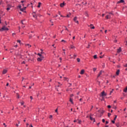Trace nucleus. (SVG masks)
<instances>
[{"label": "nucleus", "instance_id": "f257e3e1", "mask_svg": "<svg viewBox=\"0 0 127 127\" xmlns=\"http://www.w3.org/2000/svg\"><path fill=\"white\" fill-rule=\"evenodd\" d=\"M107 96V93L105 92V91H103L100 94V97H106Z\"/></svg>", "mask_w": 127, "mask_h": 127}, {"label": "nucleus", "instance_id": "f03ea898", "mask_svg": "<svg viewBox=\"0 0 127 127\" xmlns=\"http://www.w3.org/2000/svg\"><path fill=\"white\" fill-rule=\"evenodd\" d=\"M3 30H8V28L5 26H3L2 28L0 29V31H3Z\"/></svg>", "mask_w": 127, "mask_h": 127}, {"label": "nucleus", "instance_id": "7ed1b4c3", "mask_svg": "<svg viewBox=\"0 0 127 127\" xmlns=\"http://www.w3.org/2000/svg\"><path fill=\"white\" fill-rule=\"evenodd\" d=\"M98 113H100V117H102V116H103V114H104V113H105V111H104V110L100 109L98 111Z\"/></svg>", "mask_w": 127, "mask_h": 127}, {"label": "nucleus", "instance_id": "20e7f679", "mask_svg": "<svg viewBox=\"0 0 127 127\" xmlns=\"http://www.w3.org/2000/svg\"><path fill=\"white\" fill-rule=\"evenodd\" d=\"M44 59V57L38 58L37 61H38L39 62H41V61H42V60H43Z\"/></svg>", "mask_w": 127, "mask_h": 127}, {"label": "nucleus", "instance_id": "39448f33", "mask_svg": "<svg viewBox=\"0 0 127 127\" xmlns=\"http://www.w3.org/2000/svg\"><path fill=\"white\" fill-rule=\"evenodd\" d=\"M77 18L76 16L74 17V18H73L74 22H75V23H77V24H79V21L77 20Z\"/></svg>", "mask_w": 127, "mask_h": 127}, {"label": "nucleus", "instance_id": "423d86ee", "mask_svg": "<svg viewBox=\"0 0 127 127\" xmlns=\"http://www.w3.org/2000/svg\"><path fill=\"white\" fill-rule=\"evenodd\" d=\"M66 3H65V2H63V3H61L60 4L61 7H64V5H65Z\"/></svg>", "mask_w": 127, "mask_h": 127}, {"label": "nucleus", "instance_id": "0eeeda50", "mask_svg": "<svg viewBox=\"0 0 127 127\" xmlns=\"http://www.w3.org/2000/svg\"><path fill=\"white\" fill-rule=\"evenodd\" d=\"M89 27H90L91 29H95V26L93 24H90V25H88Z\"/></svg>", "mask_w": 127, "mask_h": 127}, {"label": "nucleus", "instance_id": "6e6552de", "mask_svg": "<svg viewBox=\"0 0 127 127\" xmlns=\"http://www.w3.org/2000/svg\"><path fill=\"white\" fill-rule=\"evenodd\" d=\"M90 121H93V123H95L96 122V120H95V118H93L92 116H90Z\"/></svg>", "mask_w": 127, "mask_h": 127}, {"label": "nucleus", "instance_id": "1a4fd4ad", "mask_svg": "<svg viewBox=\"0 0 127 127\" xmlns=\"http://www.w3.org/2000/svg\"><path fill=\"white\" fill-rule=\"evenodd\" d=\"M122 52V48L120 47L118 50H117V53H121Z\"/></svg>", "mask_w": 127, "mask_h": 127}, {"label": "nucleus", "instance_id": "9d476101", "mask_svg": "<svg viewBox=\"0 0 127 127\" xmlns=\"http://www.w3.org/2000/svg\"><path fill=\"white\" fill-rule=\"evenodd\" d=\"M6 73H7V69H3L2 71V74H6Z\"/></svg>", "mask_w": 127, "mask_h": 127}, {"label": "nucleus", "instance_id": "9b49d317", "mask_svg": "<svg viewBox=\"0 0 127 127\" xmlns=\"http://www.w3.org/2000/svg\"><path fill=\"white\" fill-rule=\"evenodd\" d=\"M25 46H26V47H28L29 48H30V47H31V46L29 44H25Z\"/></svg>", "mask_w": 127, "mask_h": 127}, {"label": "nucleus", "instance_id": "f8f14e48", "mask_svg": "<svg viewBox=\"0 0 127 127\" xmlns=\"http://www.w3.org/2000/svg\"><path fill=\"white\" fill-rule=\"evenodd\" d=\"M84 73H85V70H84V69H82V70H81V71H80V74L81 75H83V74H84Z\"/></svg>", "mask_w": 127, "mask_h": 127}, {"label": "nucleus", "instance_id": "ddd939ff", "mask_svg": "<svg viewBox=\"0 0 127 127\" xmlns=\"http://www.w3.org/2000/svg\"><path fill=\"white\" fill-rule=\"evenodd\" d=\"M103 72H104V71H102V70H101L100 71V72L99 73V74L97 76V78H99V77H100V76H101V75H102V73H103Z\"/></svg>", "mask_w": 127, "mask_h": 127}, {"label": "nucleus", "instance_id": "4468645a", "mask_svg": "<svg viewBox=\"0 0 127 127\" xmlns=\"http://www.w3.org/2000/svg\"><path fill=\"white\" fill-rule=\"evenodd\" d=\"M32 36H35V34L30 35L29 37V39H31V38H32Z\"/></svg>", "mask_w": 127, "mask_h": 127}, {"label": "nucleus", "instance_id": "2eb2a0df", "mask_svg": "<svg viewBox=\"0 0 127 127\" xmlns=\"http://www.w3.org/2000/svg\"><path fill=\"white\" fill-rule=\"evenodd\" d=\"M117 115H116L115 117L114 118V120L112 121V123L113 124H115V121H116V120H117Z\"/></svg>", "mask_w": 127, "mask_h": 127}, {"label": "nucleus", "instance_id": "dca6fc26", "mask_svg": "<svg viewBox=\"0 0 127 127\" xmlns=\"http://www.w3.org/2000/svg\"><path fill=\"white\" fill-rule=\"evenodd\" d=\"M123 2H125V0H120V1L117 2V3H121Z\"/></svg>", "mask_w": 127, "mask_h": 127}, {"label": "nucleus", "instance_id": "f3484780", "mask_svg": "<svg viewBox=\"0 0 127 127\" xmlns=\"http://www.w3.org/2000/svg\"><path fill=\"white\" fill-rule=\"evenodd\" d=\"M69 102H70V103L74 105V102H73V99H72V98H70L69 99Z\"/></svg>", "mask_w": 127, "mask_h": 127}, {"label": "nucleus", "instance_id": "a211bd4d", "mask_svg": "<svg viewBox=\"0 0 127 127\" xmlns=\"http://www.w3.org/2000/svg\"><path fill=\"white\" fill-rule=\"evenodd\" d=\"M116 126L117 127H122L120 125V123H117L116 124Z\"/></svg>", "mask_w": 127, "mask_h": 127}, {"label": "nucleus", "instance_id": "6ab92c4d", "mask_svg": "<svg viewBox=\"0 0 127 127\" xmlns=\"http://www.w3.org/2000/svg\"><path fill=\"white\" fill-rule=\"evenodd\" d=\"M120 69H118L117 72H116V75H117L118 76H119V75H120Z\"/></svg>", "mask_w": 127, "mask_h": 127}, {"label": "nucleus", "instance_id": "aec40b11", "mask_svg": "<svg viewBox=\"0 0 127 127\" xmlns=\"http://www.w3.org/2000/svg\"><path fill=\"white\" fill-rule=\"evenodd\" d=\"M26 8V7H25L22 8H21L20 10H21V11H24V10H25Z\"/></svg>", "mask_w": 127, "mask_h": 127}, {"label": "nucleus", "instance_id": "412c9836", "mask_svg": "<svg viewBox=\"0 0 127 127\" xmlns=\"http://www.w3.org/2000/svg\"><path fill=\"white\" fill-rule=\"evenodd\" d=\"M70 48L71 49H75V48H76V47H75V46H74L73 45H70Z\"/></svg>", "mask_w": 127, "mask_h": 127}, {"label": "nucleus", "instance_id": "4be33fe9", "mask_svg": "<svg viewBox=\"0 0 127 127\" xmlns=\"http://www.w3.org/2000/svg\"><path fill=\"white\" fill-rule=\"evenodd\" d=\"M106 19H109V18H111V16L109 15H107L106 16Z\"/></svg>", "mask_w": 127, "mask_h": 127}, {"label": "nucleus", "instance_id": "5701e85b", "mask_svg": "<svg viewBox=\"0 0 127 127\" xmlns=\"http://www.w3.org/2000/svg\"><path fill=\"white\" fill-rule=\"evenodd\" d=\"M124 92H125V93H127V86L126 87V88H125L124 89Z\"/></svg>", "mask_w": 127, "mask_h": 127}, {"label": "nucleus", "instance_id": "b1692460", "mask_svg": "<svg viewBox=\"0 0 127 127\" xmlns=\"http://www.w3.org/2000/svg\"><path fill=\"white\" fill-rule=\"evenodd\" d=\"M41 5V2H39L38 3V6H37V7H38V8L40 7V5Z\"/></svg>", "mask_w": 127, "mask_h": 127}, {"label": "nucleus", "instance_id": "393cba45", "mask_svg": "<svg viewBox=\"0 0 127 127\" xmlns=\"http://www.w3.org/2000/svg\"><path fill=\"white\" fill-rule=\"evenodd\" d=\"M93 58L94 59H97V55H95L94 56H93Z\"/></svg>", "mask_w": 127, "mask_h": 127}, {"label": "nucleus", "instance_id": "a878e982", "mask_svg": "<svg viewBox=\"0 0 127 127\" xmlns=\"http://www.w3.org/2000/svg\"><path fill=\"white\" fill-rule=\"evenodd\" d=\"M16 94L17 95V99H19V94H18V93H16Z\"/></svg>", "mask_w": 127, "mask_h": 127}, {"label": "nucleus", "instance_id": "bb28decb", "mask_svg": "<svg viewBox=\"0 0 127 127\" xmlns=\"http://www.w3.org/2000/svg\"><path fill=\"white\" fill-rule=\"evenodd\" d=\"M70 16H71V13H70L69 14H67L66 17H70Z\"/></svg>", "mask_w": 127, "mask_h": 127}, {"label": "nucleus", "instance_id": "cd10ccee", "mask_svg": "<svg viewBox=\"0 0 127 127\" xmlns=\"http://www.w3.org/2000/svg\"><path fill=\"white\" fill-rule=\"evenodd\" d=\"M38 55L39 56H40V57H43V56H42V55H41V54L38 53Z\"/></svg>", "mask_w": 127, "mask_h": 127}, {"label": "nucleus", "instance_id": "c85d7f7f", "mask_svg": "<svg viewBox=\"0 0 127 127\" xmlns=\"http://www.w3.org/2000/svg\"><path fill=\"white\" fill-rule=\"evenodd\" d=\"M109 14H112V15H114V13H113V11H111V12L108 13Z\"/></svg>", "mask_w": 127, "mask_h": 127}, {"label": "nucleus", "instance_id": "c756f323", "mask_svg": "<svg viewBox=\"0 0 127 127\" xmlns=\"http://www.w3.org/2000/svg\"><path fill=\"white\" fill-rule=\"evenodd\" d=\"M53 118V116L52 115H50L49 119H51V120H52Z\"/></svg>", "mask_w": 127, "mask_h": 127}, {"label": "nucleus", "instance_id": "7c9ffc66", "mask_svg": "<svg viewBox=\"0 0 127 127\" xmlns=\"http://www.w3.org/2000/svg\"><path fill=\"white\" fill-rule=\"evenodd\" d=\"M17 42L20 44L21 42V41H20V40H17Z\"/></svg>", "mask_w": 127, "mask_h": 127}, {"label": "nucleus", "instance_id": "2f4dec72", "mask_svg": "<svg viewBox=\"0 0 127 127\" xmlns=\"http://www.w3.org/2000/svg\"><path fill=\"white\" fill-rule=\"evenodd\" d=\"M73 59H75V58H76V57H77V55H75V54H74V55H73Z\"/></svg>", "mask_w": 127, "mask_h": 127}, {"label": "nucleus", "instance_id": "473e14b6", "mask_svg": "<svg viewBox=\"0 0 127 127\" xmlns=\"http://www.w3.org/2000/svg\"><path fill=\"white\" fill-rule=\"evenodd\" d=\"M76 60H77V62H80V59L79 58H77V59H76Z\"/></svg>", "mask_w": 127, "mask_h": 127}, {"label": "nucleus", "instance_id": "72a5a7b5", "mask_svg": "<svg viewBox=\"0 0 127 127\" xmlns=\"http://www.w3.org/2000/svg\"><path fill=\"white\" fill-rule=\"evenodd\" d=\"M85 15H86V16H87V17H88V16H89V15L88 14V12H85Z\"/></svg>", "mask_w": 127, "mask_h": 127}, {"label": "nucleus", "instance_id": "f704fd0d", "mask_svg": "<svg viewBox=\"0 0 127 127\" xmlns=\"http://www.w3.org/2000/svg\"><path fill=\"white\" fill-rule=\"evenodd\" d=\"M65 28V30H67V31H68L69 32V30L68 29V28H67V27L64 26Z\"/></svg>", "mask_w": 127, "mask_h": 127}, {"label": "nucleus", "instance_id": "c9c22d12", "mask_svg": "<svg viewBox=\"0 0 127 127\" xmlns=\"http://www.w3.org/2000/svg\"><path fill=\"white\" fill-rule=\"evenodd\" d=\"M21 106H23V105H24V102L22 101V102H21Z\"/></svg>", "mask_w": 127, "mask_h": 127}, {"label": "nucleus", "instance_id": "e433bc0d", "mask_svg": "<svg viewBox=\"0 0 127 127\" xmlns=\"http://www.w3.org/2000/svg\"><path fill=\"white\" fill-rule=\"evenodd\" d=\"M55 112H56V113H58V108H57V109L55 110Z\"/></svg>", "mask_w": 127, "mask_h": 127}, {"label": "nucleus", "instance_id": "4c0bfd02", "mask_svg": "<svg viewBox=\"0 0 127 127\" xmlns=\"http://www.w3.org/2000/svg\"><path fill=\"white\" fill-rule=\"evenodd\" d=\"M74 96V94H70V98H72V97Z\"/></svg>", "mask_w": 127, "mask_h": 127}, {"label": "nucleus", "instance_id": "58836bf2", "mask_svg": "<svg viewBox=\"0 0 127 127\" xmlns=\"http://www.w3.org/2000/svg\"><path fill=\"white\" fill-rule=\"evenodd\" d=\"M111 115V113H108V116L109 118H110Z\"/></svg>", "mask_w": 127, "mask_h": 127}, {"label": "nucleus", "instance_id": "ea45409f", "mask_svg": "<svg viewBox=\"0 0 127 127\" xmlns=\"http://www.w3.org/2000/svg\"><path fill=\"white\" fill-rule=\"evenodd\" d=\"M97 70V68H93V71L94 72H95V71Z\"/></svg>", "mask_w": 127, "mask_h": 127}, {"label": "nucleus", "instance_id": "a19ab883", "mask_svg": "<svg viewBox=\"0 0 127 127\" xmlns=\"http://www.w3.org/2000/svg\"><path fill=\"white\" fill-rule=\"evenodd\" d=\"M111 105H108V106H107V108H108V109H111Z\"/></svg>", "mask_w": 127, "mask_h": 127}, {"label": "nucleus", "instance_id": "79ce46f5", "mask_svg": "<svg viewBox=\"0 0 127 127\" xmlns=\"http://www.w3.org/2000/svg\"><path fill=\"white\" fill-rule=\"evenodd\" d=\"M18 7H19V8H20V9L21 8V5H18Z\"/></svg>", "mask_w": 127, "mask_h": 127}, {"label": "nucleus", "instance_id": "37998d69", "mask_svg": "<svg viewBox=\"0 0 127 127\" xmlns=\"http://www.w3.org/2000/svg\"><path fill=\"white\" fill-rule=\"evenodd\" d=\"M9 9H10V7H7L6 8V10H9Z\"/></svg>", "mask_w": 127, "mask_h": 127}, {"label": "nucleus", "instance_id": "c03bdc74", "mask_svg": "<svg viewBox=\"0 0 127 127\" xmlns=\"http://www.w3.org/2000/svg\"><path fill=\"white\" fill-rule=\"evenodd\" d=\"M113 91H114V89H112V91L110 92V95H112V93H113Z\"/></svg>", "mask_w": 127, "mask_h": 127}, {"label": "nucleus", "instance_id": "a18cd8bd", "mask_svg": "<svg viewBox=\"0 0 127 127\" xmlns=\"http://www.w3.org/2000/svg\"><path fill=\"white\" fill-rule=\"evenodd\" d=\"M62 42H66V41L64 40H62Z\"/></svg>", "mask_w": 127, "mask_h": 127}, {"label": "nucleus", "instance_id": "49530a36", "mask_svg": "<svg viewBox=\"0 0 127 127\" xmlns=\"http://www.w3.org/2000/svg\"><path fill=\"white\" fill-rule=\"evenodd\" d=\"M61 86H62V84H59L58 85V87H61Z\"/></svg>", "mask_w": 127, "mask_h": 127}, {"label": "nucleus", "instance_id": "de8ad7c7", "mask_svg": "<svg viewBox=\"0 0 127 127\" xmlns=\"http://www.w3.org/2000/svg\"><path fill=\"white\" fill-rule=\"evenodd\" d=\"M33 61V59H32V60H31L30 59H28V61Z\"/></svg>", "mask_w": 127, "mask_h": 127}, {"label": "nucleus", "instance_id": "09e8293b", "mask_svg": "<svg viewBox=\"0 0 127 127\" xmlns=\"http://www.w3.org/2000/svg\"><path fill=\"white\" fill-rule=\"evenodd\" d=\"M87 48L88 49L90 48V44H88V47H87Z\"/></svg>", "mask_w": 127, "mask_h": 127}, {"label": "nucleus", "instance_id": "8fccbe9b", "mask_svg": "<svg viewBox=\"0 0 127 127\" xmlns=\"http://www.w3.org/2000/svg\"><path fill=\"white\" fill-rule=\"evenodd\" d=\"M30 98L31 100H33V97H32V96H30Z\"/></svg>", "mask_w": 127, "mask_h": 127}, {"label": "nucleus", "instance_id": "3c124183", "mask_svg": "<svg viewBox=\"0 0 127 127\" xmlns=\"http://www.w3.org/2000/svg\"><path fill=\"white\" fill-rule=\"evenodd\" d=\"M109 124V121H106V125H108Z\"/></svg>", "mask_w": 127, "mask_h": 127}, {"label": "nucleus", "instance_id": "603ef678", "mask_svg": "<svg viewBox=\"0 0 127 127\" xmlns=\"http://www.w3.org/2000/svg\"><path fill=\"white\" fill-rule=\"evenodd\" d=\"M114 42L115 43H117V42H118V40H114Z\"/></svg>", "mask_w": 127, "mask_h": 127}, {"label": "nucleus", "instance_id": "864d4df0", "mask_svg": "<svg viewBox=\"0 0 127 127\" xmlns=\"http://www.w3.org/2000/svg\"><path fill=\"white\" fill-rule=\"evenodd\" d=\"M3 126H4L5 127H6V125H5V123L3 124Z\"/></svg>", "mask_w": 127, "mask_h": 127}, {"label": "nucleus", "instance_id": "5fc2aeb1", "mask_svg": "<svg viewBox=\"0 0 127 127\" xmlns=\"http://www.w3.org/2000/svg\"><path fill=\"white\" fill-rule=\"evenodd\" d=\"M33 17H37V16H36V15H33Z\"/></svg>", "mask_w": 127, "mask_h": 127}, {"label": "nucleus", "instance_id": "6e6d98bb", "mask_svg": "<svg viewBox=\"0 0 127 127\" xmlns=\"http://www.w3.org/2000/svg\"><path fill=\"white\" fill-rule=\"evenodd\" d=\"M21 64H25V62L23 61V62H22Z\"/></svg>", "mask_w": 127, "mask_h": 127}, {"label": "nucleus", "instance_id": "4d7b16f0", "mask_svg": "<svg viewBox=\"0 0 127 127\" xmlns=\"http://www.w3.org/2000/svg\"><path fill=\"white\" fill-rule=\"evenodd\" d=\"M102 122H103V123H105V122H106V121H105V119H102Z\"/></svg>", "mask_w": 127, "mask_h": 127}, {"label": "nucleus", "instance_id": "13d9d810", "mask_svg": "<svg viewBox=\"0 0 127 127\" xmlns=\"http://www.w3.org/2000/svg\"><path fill=\"white\" fill-rule=\"evenodd\" d=\"M124 67H127V64H126L125 65H124Z\"/></svg>", "mask_w": 127, "mask_h": 127}, {"label": "nucleus", "instance_id": "bf43d9fd", "mask_svg": "<svg viewBox=\"0 0 127 127\" xmlns=\"http://www.w3.org/2000/svg\"><path fill=\"white\" fill-rule=\"evenodd\" d=\"M22 81H23V80H25V78H24L23 77H22Z\"/></svg>", "mask_w": 127, "mask_h": 127}, {"label": "nucleus", "instance_id": "052dcab7", "mask_svg": "<svg viewBox=\"0 0 127 127\" xmlns=\"http://www.w3.org/2000/svg\"><path fill=\"white\" fill-rule=\"evenodd\" d=\"M8 85H9V84L8 83H7L6 86L7 87Z\"/></svg>", "mask_w": 127, "mask_h": 127}, {"label": "nucleus", "instance_id": "680f3d73", "mask_svg": "<svg viewBox=\"0 0 127 127\" xmlns=\"http://www.w3.org/2000/svg\"><path fill=\"white\" fill-rule=\"evenodd\" d=\"M60 60H61V62H60L61 63V62H62L61 61H62V58H60Z\"/></svg>", "mask_w": 127, "mask_h": 127}, {"label": "nucleus", "instance_id": "e2e57ef3", "mask_svg": "<svg viewBox=\"0 0 127 127\" xmlns=\"http://www.w3.org/2000/svg\"><path fill=\"white\" fill-rule=\"evenodd\" d=\"M99 57H100V58H103V57H104V56H100Z\"/></svg>", "mask_w": 127, "mask_h": 127}, {"label": "nucleus", "instance_id": "0e129e2a", "mask_svg": "<svg viewBox=\"0 0 127 127\" xmlns=\"http://www.w3.org/2000/svg\"><path fill=\"white\" fill-rule=\"evenodd\" d=\"M41 54H44V52H41Z\"/></svg>", "mask_w": 127, "mask_h": 127}, {"label": "nucleus", "instance_id": "69168bd1", "mask_svg": "<svg viewBox=\"0 0 127 127\" xmlns=\"http://www.w3.org/2000/svg\"><path fill=\"white\" fill-rule=\"evenodd\" d=\"M108 31V30H106L105 31V33H107V32Z\"/></svg>", "mask_w": 127, "mask_h": 127}, {"label": "nucleus", "instance_id": "338daca9", "mask_svg": "<svg viewBox=\"0 0 127 127\" xmlns=\"http://www.w3.org/2000/svg\"><path fill=\"white\" fill-rule=\"evenodd\" d=\"M30 127H33V126L32 125H31V124L30 125Z\"/></svg>", "mask_w": 127, "mask_h": 127}, {"label": "nucleus", "instance_id": "774afa93", "mask_svg": "<svg viewBox=\"0 0 127 127\" xmlns=\"http://www.w3.org/2000/svg\"><path fill=\"white\" fill-rule=\"evenodd\" d=\"M17 46H18L17 45H16L15 46H14V47L16 48V47H17Z\"/></svg>", "mask_w": 127, "mask_h": 127}]
</instances>
